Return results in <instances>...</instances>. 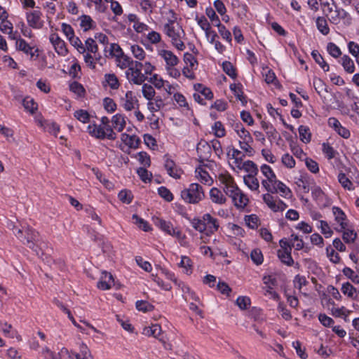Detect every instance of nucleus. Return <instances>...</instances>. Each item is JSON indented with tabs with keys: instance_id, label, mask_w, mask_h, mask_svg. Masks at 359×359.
<instances>
[{
	"instance_id": "obj_22",
	"label": "nucleus",
	"mask_w": 359,
	"mask_h": 359,
	"mask_svg": "<svg viewBox=\"0 0 359 359\" xmlns=\"http://www.w3.org/2000/svg\"><path fill=\"white\" fill-rule=\"evenodd\" d=\"M274 184L275 189L276 193H280V196L284 198H290L292 196V191L289 187H287L283 182L276 180Z\"/></svg>"
},
{
	"instance_id": "obj_10",
	"label": "nucleus",
	"mask_w": 359,
	"mask_h": 359,
	"mask_svg": "<svg viewBox=\"0 0 359 359\" xmlns=\"http://www.w3.org/2000/svg\"><path fill=\"white\" fill-rule=\"evenodd\" d=\"M87 131L90 135L97 139L104 140L106 138L104 128L102 125H97L95 123L90 124L87 127Z\"/></svg>"
},
{
	"instance_id": "obj_36",
	"label": "nucleus",
	"mask_w": 359,
	"mask_h": 359,
	"mask_svg": "<svg viewBox=\"0 0 359 359\" xmlns=\"http://www.w3.org/2000/svg\"><path fill=\"white\" fill-rule=\"evenodd\" d=\"M69 90L76 94L79 97H83L86 95L84 87L77 81H73L69 84Z\"/></svg>"
},
{
	"instance_id": "obj_40",
	"label": "nucleus",
	"mask_w": 359,
	"mask_h": 359,
	"mask_svg": "<svg viewBox=\"0 0 359 359\" xmlns=\"http://www.w3.org/2000/svg\"><path fill=\"white\" fill-rule=\"evenodd\" d=\"M334 6L335 12H338V15H339V20L342 19L344 24L346 26H349L352 23V18L349 13L343 8H337L336 5H334Z\"/></svg>"
},
{
	"instance_id": "obj_31",
	"label": "nucleus",
	"mask_w": 359,
	"mask_h": 359,
	"mask_svg": "<svg viewBox=\"0 0 359 359\" xmlns=\"http://www.w3.org/2000/svg\"><path fill=\"white\" fill-rule=\"evenodd\" d=\"M341 65L344 70L348 73L352 74L355 72V65L353 60L347 55H344L341 57Z\"/></svg>"
},
{
	"instance_id": "obj_38",
	"label": "nucleus",
	"mask_w": 359,
	"mask_h": 359,
	"mask_svg": "<svg viewBox=\"0 0 359 359\" xmlns=\"http://www.w3.org/2000/svg\"><path fill=\"white\" fill-rule=\"evenodd\" d=\"M299 137L301 141L304 143L310 142L311 140V134L309 132V128L307 126H300L298 128Z\"/></svg>"
},
{
	"instance_id": "obj_58",
	"label": "nucleus",
	"mask_w": 359,
	"mask_h": 359,
	"mask_svg": "<svg viewBox=\"0 0 359 359\" xmlns=\"http://www.w3.org/2000/svg\"><path fill=\"white\" fill-rule=\"evenodd\" d=\"M131 51L133 53V56L140 60H142L145 57V52L142 47L139 45H133L130 47Z\"/></svg>"
},
{
	"instance_id": "obj_46",
	"label": "nucleus",
	"mask_w": 359,
	"mask_h": 359,
	"mask_svg": "<svg viewBox=\"0 0 359 359\" xmlns=\"http://www.w3.org/2000/svg\"><path fill=\"white\" fill-rule=\"evenodd\" d=\"M344 231L342 238L346 243H353L356 239L357 234L354 230H350L346 228V229H340V231Z\"/></svg>"
},
{
	"instance_id": "obj_43",
	"label": "nucleus",
	"mask_w": 359,
	"mask_h": 359,
	"mask_svg": "<svg viewBox=\"0 0 359 359\" xmlns=\"http://www.w3.org/2000/svg\"><path fill=\"white\" fill-rule=\"evenodd\" d=\"M189 221L191 222L192 226L195 230L201 233L205 232V231H207V229L205 224V222L203 219H201L198 218H194L191 219L190 218V220Z\"/></svg>"
},
{
	"instance_id": "obj_18",
	"label": "nucleus",
	"mask_w": 359,
	"mask_h": 359,
	"mask_svg": "<svg viewBox=\"0 0 359 359\" xmlns=\"http://www.w3.org/2000/svg\"><path fill=\"white\" fill-rule=\"evenodd\" d=\"M291 252V250H277V256L278 259L283 264L287 266H292L294 264Z\"/></svg>"
},
{
	"instance_id": "obj_59",
	"label": "nucleus",
	"mask_w": 359,
	"mask_h": 359,
	"mask_svg": "<svg viewBox=\"0 0 359 359\" xmlns=\"http://www.w3.org/2000/svg\"><path fill=\"white\" fill-rule=\"evenodd\" d=\"M327 50L329 54L334 58H337L341 55L340 48L332 42L327 43Z\"/></svg>"
},
{
	"instance_id": "obj_52",
	"label": "nucleus",
	"mask_w": 359,
	"mask_h": 359,
	"mask_svg": "<svg viewBox=\"0 0 359 359\" xmlns=\"http://www.w3.org/2000/svg\"><path fill=\"white\" fill-rule=\"evenodd\" d=\"M212 130L214 131V135L217 137H223L226 135L225 128L222 124V123L219 121H216L212 127Z\"/></svg>"
},
{
	"instance_id": "obj_45",
	"label": "nucleus",
	"mask_w": 359,
	"mask_h": 359,
	"mask_svg": "<svg viewBox=\"0 0 359 359\" xmlns=\"http://www.w3.org/2000/svg\"><path fill=\"white\" fill-rule=\"evenodd\" d=\"M116 62H118V67L122 69H126V67L130 69V66L133 65L134 64V61L125 54H123V56H121V58H117Z\"/></svg>"
},
{
	"instance_id": "obj_7",
	"label": "nucleus",
	"mask_w": 359,
	"mask_h": 359,
	"mask_svg": "<svg viewBox=\"0 0 359 359\" xmlns=\"http://www.w3.org/2000/svg\"><path fill=\"white\" fill-rule=\"evenodd\" d=\"M42 13L40 11H33L27 13L28 25L34 29H40L43 27V22L41 21Z\"/></svg>"
},
{
	"instance_id": "obj_21",
	"label": "nucleus",
	"mask_w": 359,
	"mask_h": 359,
	"mask_svg": "<svg viewBox=\"0 0 359 359\" xmlns=\"http://www.w3.org/2000/svg\"><path fill=\"white\" fill-rule=\"evenodd\" d=\"M210 196L212 201L215 203L224 204L226 201V197L223 195L222 191L216 187H213L210 189Z\"/></svg>"
},
{
	"instance_id": "obj_19",
	"label": "nucleus",
	"mask_w": 359,
	"mask_h": 359,
	"mask_svg": "<svg viewBox=\"0 0 359 359\" xmlns=\"http://www.w3.org/2000/svg\"><path fill=\"white\" fill-rule=\"evenodd\" d=\"M161 55L165 60L167 67H175L179 62L178 57L170 50H162Z\"/></svg>"
},
{
	"instance_id": "obj_16",
	"label": "nucleus",
	"mask_w": 359,
	"mask_h": 359,
	"mask_svg": "<svg viewBox=\"0 0 359 359\" xmlns=\"http://www.w3.org/2000/svg\"><path fill=\"white\" fill-rule=\"evenodd\" d=\"M161 327L158 324L152 325L151 327H147L144 329L143 334L147 336H152L155 338H158L161 341L165 343L163 338L161 337Z\"/></svg>"
},
{
	"instance_id": "obj_62",
	"label": "nucleus",
	"mask_w": 359,
	"mask_h": 359,
	"mask_svg": "<svg viewBox=\"0 0 359 359\" xmlns=\"http://www.w3.org/2000/svg\"><path fill=\"white\" fill-rule=\"evenodd\" d=\"M313 87L318 94H320L322 91L327 92V85L320 78L316 77L313 79Z\"/></svg>"
},
{
	"instance_id": "obj_37",
	"label": "nucleus",
	"mask_w": 359,
	"mask_h": 359,
	"mask_svg": "<svg viewBox=\"0 0 359 359\" xmlns=\"http://www.w3.org/2000/svg\"><path fill=\"white\" fill-rule=\"evenodd\" d=\"M223 71L231 79H236L237 77L236 69L229 61H224L222 63Z\"/></svg>"
},
{
	"instance_id": "obj_56",
	"label": "nucleus",
	"mask_w": 359,
	"mask_h": 359,
	"mask_svg": "<svg viewBox=\"0 0 359 359\" xmlns=\"http://www.w3.org/2000/svg\"><path fill=\"white\" fill-rule=\"evenodd\" d=\"M133 219L135 220V223L138 224L139 227L144 231L147 232L151 229L149 223L142 218L140 217L137 215H133Z\"/></svg>"
},
{
	"instance_id": "obj_61",
	"label": "nucleus",
	"mask_w": 359,
	"mask_h": 359,
	"mask_svg": "<svg viewBox=\"0 0 359 359\" xmlns=\"http://www.w3.org/2000/svg\"><path fill=\"white\" fill-rule=\"evenodd\" d=\"M236 305L241 310H246L248 306L250 305L251 301L248 297L246 296H239L236 299Z\"/></svg>"
},
{
	"instance_id": "obj_26",
	"label": "nucleus",
	"mask_w": 359,
	"mask_h": 359,
	"mask_svg": "<svg viewBox=\"0 0 359 359\" xmlns=\"http://www.w3.org/2000/svg\"><path fill=\"white\" fill-rule=\"evenodd\" d=\"M80 26L81 28H83V30L84 32H87L94 28L95 22L93 20L92 18L90 15L83 14L80 17Z\"/></svg>"
},
{
	"instance_id": "obj_39",
	"label": "nucleus",
	"mask_w": 359,
	"mask_h": 359,
	"mask_svg": "<svg viewBox=\"0 0 359 359\" xmlns=\"http://www.w3.org/2000/svg\"><path fill=\"white\" fill-rule=\"evenodd\" d=\"M195 20L197 21V23L200 27L205 31L206 37H208V33L210 32V29H211V27L207 18L204 15L201 17L196 15Z\"/></svg>"
},
{
	"instance_id": "obj_17",
	"label": "nucleus",
	"mask_w": 359,
	"mask_h": 359,
	"mask_svg": "<svg viewBox=\"0 0 359 359\" xmlns=\"http://www.w3.org/2000/svg\"><path fill=\"white\" fill-rule=\"evenodd\" d=\"M16 48L18 50L22 51L26 55H29L31 58L33 59L34 46H31L25 39H19L16 41Z\"/></svg>"
},
{
	"instance_id": "obj_6",
	"label": "nucleus",
	"mask_w": 359,
	"mask_h": 359,
	"mask_svg": "<svg viewBox=\"0 0 359 359\" xmlns=\"http://www.w3.org/2000/svg\"><path fill=\"white\" fill-rule=\"evenodd\" d=\"M50 41L58 55L62 56L67 55L68 50L65 42L57 34H52L50 36Z\"/></svg>"
},
{
	"instance_id": "obj_25",
	"label": "nucleus",
	"mask_w": 359,
	"mask_h": 359,
	"mask_svg": "<svg viewBox=\"0 0 359 359\" xmlns=\"http://www.w3.org/2000/svg\"><path fill=\"white\" fill-rule=\"evenodd\" d=\"M238 168L241 170H244L249 174L257 175L259 170L257 165L250 160H248L242 163V165H238Z\"/></svg>"
},
{
	"instance_id": "obj_41",
	"label": "nucleus",
	"mask_w": 359,
	"mask_h": 359,
	"mask_svg": "<svg viewBox=\"0 0 359 359\" xmlns=\"http://www.w3.org/2000/svg\"><path fill=\"white\" fill-rule=\"evenodd\" d=\"M142 95L147 100L151 101L155 97L156 91L154 88L149 84L144 83L142 89Z\"/></svg>"
},
{
	"instance_id": "obj_54",
	"label": "nucleus",
	"mask_w": 359,
	"mask_h": 359,
	"mask_svg": "<svg viewBox=\"0 0 359 359\" xmlns=\"http://www.w3.org/2000/svg\"><path fill=\"white\" fill-rule=\"evenodd\" d=\"M250 257L252 261L256 264V265H260L262 264L264 261V257L262 255V251L258 249H254L252 250L250 254Z\"/></svg>"
},
{
	"instance_id": "obj_20",
	"label": "nucleus",
	"mask_w": 359,
	"mask_h": 359,
	"mask_svg": "<svg viewBox=\"0 0 359 359\" xmlns=\"http://www.w3.org/2000/svg\"><path fill=\"white\" fill-rule=\"evenodd\" d=\"M248 198L246 195H245L241 190L240 189L237 195L235 196V197H233L232 202L233 205L238 208V209H242L244 208L248 203Z\"/></svg>"
},
{
	"instance_id": "obj_49",
	"label": "nucleus",
	"mask_w": 359,
	"mask_h": 359,
	"mask_svg": "<svg viewBox=\"0 0 359 359\" xmlns=\"http://www.w3.org/2000/svg\"><path fill=\"white\" fill-rule=\"evenodd\" d=\"M245 222L248 226L252 229H255L259 225V217L254 214L245 216Z\"/></svg>"
},
{
	"instance_id": "obj_47",
	"label": "nucleus",
	"mask_w": 359,
	"mask_h": 359,
	"mask_svg": "<svg viewBox=\"0 0 359 359\" xmlns=\"http://www.w3.org/2000/svg\"><path fill=\"white\" fill-rule=\"evenodd\" d=\"M118 199L124 203L130 204L133 198V195L130 190L123 189L118 194Z\"/></svg>"
},
{
	"instance_id": "obj_48",
	"label": "nucleus",
	"mask_w": 359,
	"mask_h": 359,
	"mask_svg": "<svg viewBox=\"0 0 359 359\" xmlns=\"http://www.w3.org/2000/svg\"><path fill=\"white\" fill-rule=\"evenodd\" d=\"M136 309L142 312H149L154 309V306L149 302L144 300L137 301L135 303Z\"/></svg>"
},
{
	"instance_id": "obj_30",
	"label": "nucleus",
	"mask_w": 359,
	"mask_h": 359,
	"mask_svg": "<svg viewBox=\"0 0 359 359\" xmlns=\"http://www.w3.org/2000/svg\"><path fill=\"white\" fill-rule=\"evenodd\" d=\"M229 151L227 152V156L229 158H233L235 163L238 165H241L243 161V158L245 157V154H243L241 151L237 149L228 147Z\"/></svg>"
},
{
	"instance_id": "obj_24",
	"label": "nucleus",
	"mask_w": 359,
	"mask_h": 359,
	"mask_svg": "<svg viewBox=\"0 0 359 359\" xmlns=\"http://www.w3.org/2000/svg\"><path fill=\"white\" fill-rule=\"evenodd\" d=\"M257 175L248 174L243 177L244 183L252 191H257L259 187L258 180L255 177Z\"/></svg>"
},
{
	"instance_id": "obj_13",
	"label": "nucleus",
	"mask_w": 359,
	"mask_h": 359,
	"mask_svg": "<svg viewBox=\"0 0 359 359\" xmlns=\"http://www.w3.org/2000/svg\"><path fill=\"white\" fill-rule=\"evenodd\" d=\"M114 285V279L111 273L108 272L103 273L101 280L97 283V287L102 290H109Z\"/></svg>"
},
{
	"instance_id": "obj_53",
	"label": "nucleus",
	"mask_w": 359,
	"mask_h": 359,
	"mask_svg": "<svg viewBox=\"0 0 359 359\" xmlns=\"http://www.w3.org/2000/svg\"><path fill=\"white\" fill-rule=\"evenodd\" d=\"M74 117L83 123H88L90 121V114L84 109L76 110L74 113Z\"/></svg>"
},
{
	"instance_id": "obj_64",
	"label": "nucleus",
	"mask_w": 359,
	"mask_h": 359,
	"mask_svg": "<svg viewBox=\"0 0 359 359\" xmlns=\"http://www.w3.org/2000/svg\"><path fill=\"white\" fill-rule=\"evenodd\" d=\"M326 252L330 262L334 264H337L340 262V256L332 248L331 245L326 248Z\"/></svg>"
},
{
	"instance_id": "obj_12",
	"label": "nucleus",
	"mask_w": 359,
	"mask_h": 359,
	"mask_svg": "<svg viewBox=\"0 0 359 359\" xmlns=\"http://www.w3.org/2000/svg\"><path fill=\"white\" fill-rule=\"evenodd\" d=\"M123 108L128 111L135 108L139 109V101L131 90H128L126 93V102L123 104Z\"/></svg>"
},
{
	"instance_id": "obj_33",
	"label": "nucleus",
	"mask_w": 359,
	"mask_h": 359,
	"mask_svg": "<svg viewBox=\"0 0 359 359\" xmlns=\"http://www.w3.org/2000/svg\"><path fill=\"white\" fill-rule=\"evenodd\" d=\"M261 171L271 184H273L277 180L274 172L269 165L263 164L261 166Z\"/></svg>"
},
{
	"instance_id": "obj_28",
	"label": "nucleus",
	"mask_w": 359,
	"mask_h": 359,
	"mask_svg": "<svg viewBox=\"0 0 359 359\" xmlns=\"http://www.w3.org/2000/svg\"><path fill=\"white\" fill-rule=\"evenodd\" d=\"M155 102H152L151 100L147 103V108L151 112H155L159 111L164 107L163 100L161 96H156L153 98Z\"/></svg>"
},
{
	"instance_id": "obj_5",
	"label": "nucleus",
	"mask_w": 359,
	"mask_h": 359,
	"mask_svg": "<svg viewBox=\"0 0 359 359\" xmlns=\"http://www.w3.org/2000/svg\"><path fill=\"white\" fill-rule=\"evenodd\" d=\"M222 183L224 185L223 191L226 195L233 199V197H235V196L237 195L238 191L240 190L234 182L233 178L230 175L227 177H223Z\"/></svg>"
},
{
	"instance_id": "obj_50",
	"label": "nucleus",
	"mask_w": 359,
	"mask_h": 359,
	"mask_svg": "<svg viewBox=\"0 0 359 359\" xmlns=\"http://www.w3.org/2000/svg\"><path fill=\"white\" fill-rule=\"evenodd\" d=\"M158 195L163 198L166 202H171L173 200V194L165 187H160L158 188Z\"/></svg>"
},
{
	"instance_id": "obj_1",
	"label": "nucleus",
	"mask_w": 359,
	"mask_h": 359,
	"mask_svg": "<svg viewBox=\"0 0 359 359\" xmlns=\"http://www.w3.org/2000/svg\"><path fill=\"white\" fill-rule=\"evenodd\" d=\"M15 236L32 250L37 256L43 257L46 254L43 252L44 248H48L47 243L42 241L38 231L30 226H27L25 229H19L13 225L12 228Z\"/></svg>"
},
{
	"instance_id": "obj_44",
	"label": "nucleus",
	"mask_w": 359,
	"mask_h": 359,
	"mask_svg": "<svg viewBox=\"0 0 359 359\" xmlns=\"http://www.w3.org/2000/svg\"><path fill=\"white\" fill-rule=\"evenodd\" d=\"M137 174L140 180L144 183L150 182L152 179V173L148 171L146 168L140 167L137 169Z\"/></svg>"
},
{
	"instance_id": "obj_9",
	"label": "nucleus",
	"mask_w": 359,
	"mask_h": 359,
	"mask_svg": "<svg viewBox=\"0 0 359 359\" xmlns=\"http://www.w3.org/2000/svg\"><path fill=\"white\" fill-rule=\"evenodd\" d=\"M203 219L205 222V224L207 229V232L205 233L207 235L214 233L218 230L219 224L217 219L212 217L209 213L203 215Z\"/></svg>"
},
{
	"instance_id": "obj_27",
	"label": "nucleus",
	"mask_w": 359,
	"mask_h": 359,
	"mask_svg": "<svg viewBox=\"0 0 359 359\" xmlns=\"http://www.w3.org/2000/svg\"><path fill=\"white\" fill-rule=\"evenodd\" d=\"M311 56L313 59L315 60V62L320 66V67L323 69L324 72H326L329 71V65L324 60L323 56L318 50H313L311 52Z\"/></svg>"
},
{
	"instance_id": "obj_14",
	"label": "nucleus",
	"mask_w": 359,
	"mask_h": 359,
	"mask_svg": "<svg viewBox=\"0 0 359 359\" xmlns=\"http://www.w3.org/2000/svg\"><path fill=\"white\" fill-rule=\"evenodd\" d=\"M153 222L157 227L168 235L175 233V229L170 222L165 221L159 217L153 218Z\"/></svg>"
},
{
	"instance_id": "obj_2",
	"label": "nucleus",
	"mask_w": 359,
	"mask_h": 359,
	"mask_svg": "<svg viewBox=\"0 0 359 359\" xmlns=\"http://www.w3.org/2000/svg\"><path fill=\"white\" fill-rule=\"evenodd\" d=\"M181 197L187 203H198L205 198L203 187L198 183H192L181 191Z\"/></svg>"
},
{
	"instance_id": "obj_4",
	"label": "nucleus",
	"mask_w": 359,
	"mask_h": 359,
	"mask_svg": "<svg viewBox=\"0 0 359 359\" xmlns=\"http://www.w3.org/2000/svg\"><path fill=\"white\" fill-rule=\"evenodd\" d=\"M163 158L165 160L164 168L167 173L175 179H180L182 173V169L176 165L175 161L170 158L169 154H165Z\"/></svg>"
},
{
	"instance_id": "obj_35",
	"label": "nucleus",
	"mask_w": 359,
	"mask_h": 359,
	"mask_svg": "<svg viewBox=\"0 0 359 359\" xmlns=\"http://www.w3.org/2000/svg\"><path fill=\"white\" fill-rule=\"evenodd\" d=\"M316 27L319 32L323 35H327L330 33V28L324 17H318L316 18Z\"/></svg>"
},
{
	"instance_id": "obj_3",
	"label": "nucleus",
	"mask_w": 359,
	"mask_h": 359,
	"mask_svg": "<svg viewBox=\"0 0 359 359\" xmlns=\"http://www.w3.org/2000/svg\"><path fill=\"white\" fill-rule=\"evenodd\" d=\"M262 198L268 207L275 212H283L287 207V205L285 202L280 199L278 201L275 200L274 197L270 194H263Z\"/></svg>"
},
{
	"instance_id": "obj_42",
	"label": "nucleus",
	"mask_w": 359,
	"mask_h": 359,
	"mask_svg": "<svg viewBox=\"0 0 359 359\" xmlns=\"http://www.w3.org/2000/svg\"><path fill=\"white\" fill-rule=\"evenodd\" d=\"M338 181L345 189H354L352 182L346 177L345 173L340 172L338 175Z\"/></svg>"
},
{
	"instance_id": "obj_63",
	"label": "nucleus",
	"mask_w": 359,
	"mask_h": 359,
	"mask_svg": "<svg viewBox=\"0 0 359 359\" xmlns=\"http://www.w3.org/2000/svg\"><path fill=\"white\" fill-rule=\"evenodd\" d=\"M68 39H69L70 43L74 47H75L80 53H83L86 51V48L83 46L81 41L80 40V39L79 37L75 36V35H74V36L70 37Z\"/></svg>"
},
{
	"instance_id": "obj_57",
	"label": "nucleus",
	"mask_w": 359,
	"mask_h": 359,
	"mask_svg": "<svg viewBox=\"0 0 359 359\" xmlns=\"http://www.w3.org/2000/svg\"><path fill=\"white\" fill-rule=\"evenodd\" d=\"M103 106L104 109L109 113L114 112L117 107L116 102L110 97L104 98Z\"/></svg>"
},
{
	"instance_id": "obj_23",
	"label": "nucleus",
	"mask_w": 359,
	"mask_h": 359,
	"mask_svg": "<svg viewBox=\"0 0 359 359\" xmlns=\"http://www.w3.org/2000/svg\"><path fill=\"white\" fill-rule=\"evenodd\" d=\"M112 125L118 132H121L126 126L125 116L121 114H116L112 116Z\"/></svg>"
},
{
	"instance_id": "obj_11",
	"label": "nucleus",
	"mask_w": 359,
	"mask_h": 359,
	"mask_svg": "<svg viewBox=\"0 0 359 359\" xmlns=\"http://www.w3.org/2000/svg\"><path fill=\"white\" fill-rule=\"evenodd\" d=\"M332 212L334 215L335 221L339 224L341 229L348 228V219L344 212L340 208L334 206L332 208Z\"/></svg>"
},
{
	"instance_id": "obj_34",
	"label": "nucleus",
	"mask_w": 359,
	"mask_h": 359,
	"mask_svg": "<svg viewBox=\"0 0 359 359\" xmlns=\"http://www.w3.org/2000/svg\"><path fill=\"white\" fill-rule=\"evenodd\" d=\"M22 105L27 111L32 114L35 113L38 107L37 103L30 97H27L22 100Z\"/></svg>"
},
{
	"instance_id": "obj_51",
	"label": "nucleus",
	"mask_w": 359,
	"mask_h": 359,
	"mask_svg": "<svg viewBox=\"0 0 359 359\" xmlns=\"http://www.w3.org/2000/svg\"><path fill=\"white\" fill-rule=\"evenodd\" d=\"M205 14L210 18V21L212 22L214 26L217 27L221 24L218 15L216 14L215 11L212 7L209 6L206 8Z\"/></svg>"
},
{
	"instance_id": "obj_32",
	"label": "nucleus",
	"mask_w": 359,
	"mask_h": 359,
	"mask_svg": "<svg viewBox=\"0 0 359 359\" xmlns=\"http://www.w3.org/2000/svg\"><path fill=\"white\" fill-rule=\"evenodd\" d=\"M104 82L113 90H117L120 86L118 79L114 74H106L104 75Z\"/></svg>"
},
{
	"instance_id": "obj_60",
	"label": "nucleus",
	"mask_w": 359,
	"mask_h": 359,
	"mask_svg": "<svg viewBox=\"0 0 359 359\" xmlns=\"http://www.w3.org/2000/svg\"><path fill=\"white\" fill-rule=\"evenodd\" d=\"M343 273L344 276H346L348 278L351 279V280L355 283L358 284L359 283V276L355 274L353 270H352L349 267H344L343 271Z\"/></svg>"
},
{
	"instance_id": "obj_29",
	"label": "nucleus",
	"mask_w": 359,
	"mask_h": 359,
	"mask_svg": "<svg viewBox=\"0 0 359 359\" xmlns=\"http://www.w3.org/2000/svg\"><path fill=\"white\" fill-rule=\"evenodd\" d=\"M55 304L57 305V306H58L64 313H65L69 319L72 321V323L74 324V326H76V327H78L81 332H83V328L82 327L79 325L76 320L74 319V318L73 317L70 310L69 309H67L63 304L62 302H61L60 301L57 300V299H55Z\"/></svg>"
},
{
	"instance_id": "obj_15",
	"label": "nucleus",
	"mask_w": 359,
	"mask_h": 359,
	"mask_svg": "<svg viewBox=\"0 0 359 359\" xmlns=\"http://www.w3.org/2000/svg\"><path fill=\"white\" fill-rule=\"evenodd\" d=\"M341 290L344 295H346L348 297L351 298L353 300H357L358 299L359 292H358L357 289L349 282L343 283Z\"/></svg>"
},
{
	"instance_id": "obj_55",
	"label": "nucleus",
	"mask_w": 359,
	"mask_h": 359,
	"mask_svg": "<svg viewBox=\"0 0 359 359\" xmlns=\"http://www.w3.org/2000/svg\"><path fill=\"white\" fill-rule=\"evenodd\" d=\"M262 128L266 131V135L269 137L276 138L277 134L276 129L273 126L272 124L262 121L261 122Z\"/></svg>"
},
{
	"instance_id": "obj_8",
	"label": "nucleus",
	"mask_w": 359,
	"mask_h": 359,
	"mask_svg": "<svg viewBox=\"0 0 359 359\" xmlns=\"http://www.w3.org/2000/svg\"><path fill=\"white\" fill-rule=\"evenodd\" d=\"M212 147L206 141L201 140L197 145L196 151L201 161L207 160L211 156Z\"/></svg>"
}]
</instances>
